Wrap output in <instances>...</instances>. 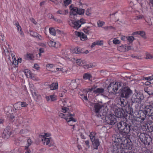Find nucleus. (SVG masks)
Masks as SVG:
<instances>
[{
	"label": "nucleus",
	"mask_w": 153,
	"mask_h": 153,
	"mask_svg": "<svg viewBox=\"0 0 153 153\" xmlns=\"http://www.w3.org/2000/svg\"><path fill=\"white\" fill-rule=\"evenodd\" d=\"M105 23L104 22L99 20L97 22L98 26L99 27H101L104 25Z\"/></svg>",
	"instance_id": "45"
},
{
	"label": "nucleus",
	"mask_w": 153,
	"mask_h": 153,
	"mask_svg": "<svg viewBox=\"0 0 153 153\" xmlns=\"http://www.w3.org/2000/svg\"><path fill=\"white\" fill-rule=\"evenodd\" d=\"M95 42L96 43L97 45H103V42L102 41L98 40Z\"/></svg>",
	"instance_id": "56"
},
{
	"label": "nucleus",
	"mask_w": 153,
	"mask_h": 153,
	"mask_svg": "<svg viewBox=\"0 0 153 153\" xmlns=\"http://www.w3.org/2000/svg\"><path fill=\"white\" fill-rule=\"evenodd\" d=\"M143 98V94L139 92H136L132 95L131 101L133 103H137L140 102Z\"/></svg>",
	"instance_id": "6"
},
{
	"label": "nucleus",
	"mask_w": 153,
	"mask_h": 153,
	"mask_svg": "<svg viewBox=\"0 0 153 153\" xmlns=\"http://www.w3.org/2000/svg\"><path fill=\"white\" fill-rule=\"evenodd\" d=\"M143 79H144L146 80H149L150 81L153 79V76H149V77H145Z\"/></svg>",
	"instance_id": "48"
},
{
	"label": "nucleus",
	"mask_w": 153,
	"mask_h": 153,
	"mask_svg": "<svg viewBox=\"0 0 153 153\" xmlns=\"http://www.w3.org/2000/svg\"><path fill=\"white\" fill-rule=\"evenodd\" d=\"M117 127L120 132L125 134H128L130 130L131 126L123 121L118 123Z\"/></svg>",
	"instance_id": "3"
},
{
	"label": "nucleus",
	"mask_w": 153,
	"mask_h": 153,
	"mask_svg": "<svg viewBox=\"0 0 153 153\" xmlns=\"http://www.w3.org/2000/svg\"><path fill=\"white\" fill-rule=\"evenodd\" d=\"M126 39L130 43H131L134 39V38L132 36H127L126 37Z\"/></svg>",
	"instance_id": "39"
},
{
	"label": "nucleus",
	"mask_w": 153,
	"mask_h": 153,
	"mask_svg": "<svg viewBox=\"0 0 153 153\" xmlns=\"http://www.w3.org/2000/svg\"><path fill=\"white\" fill-rule=\"evenodd\" d=\"M148 88H144V91L145 92L147 93L149 95H151L153 94L152 91H149Z\"/></svg>",
	"instance_id": "47"
},
{
	"label": "nucleus",
	"mask_w": 153,
	"mask_h": 153,
	"mask_svg": "<svg viewBox=\"0 0 153 153\" xmlns=\"http://www.w3.org/2000/svg\"><path fill=\"white\" fill-rule=\"evenodd\" d=\"M27 59L29 60H33L34 57L33 55L30 54H27L26 56Z\"/></svg>",
	"instance_id": "43"
},
{
	"label": "nucleus",
	"mask_w": 153,
	"mask_h": 153,
	"mask_svg": "<svg viewBox=\"0 0 153 153\" xmlns=\"http://www.w3.org/2000/svg\"><path fill=\"white\" fill-rule=\"evenodd\" d=\"M91 77V75L90 74L88 73L85 74L83 76V78L85 79H90Z\"/></svg>",
	"instance_id": "35"
},
{
	"label": "nucleus",
	"mask_w": 153,
	"mask_h": 153,
	"mask_svg": "<svg viewBox=\"0 0 153 153\" xmlns=\"http://www.w3.org/2000/svg\"><path fill=\"white\" fill-rule=\"evenodd\" d=\"M54 20L58 23H60L62 22V21L61 20L58 19H57L54 18Z\"/></svg>",
	"instance_id": "64"
},
{
	"label": "nucleus",
	"mask_w": 153,
	"mask_h": 153,
	"mask_svg": "<svg viewBox=\"0 0 153 153\" xmlns=\"http://www.w3.org/2000/svg\"><path fill=\"white\" fill-rule=\"evenodd\" d=\"M124 109L125 110L126 112L129 114H131L133 113V111L132 108L131 107L130 105L126 106Z\"/></svg>",
	"instance_id": "22"
},
{
	"label": "nucleus",
	"mask_w": 153,
	"mask_h": 153,
	"mask_svg": "<svg viewBox=\"0 0 153 153\" xmlns=\"http://www.w3.org/2000/svg\"><path fill=\"white\" fill-rule=\"evenodd\" d=\"M104 91V89L102 88H97L94 90L93 92L96 94H100L103 93Z\"/></svg>",
	"instance_id": "25"
},
{
	"label": "nucleus",
	"mask_w": 153,
	"mask_h": 153,
	"mask_svg": "<svg viewBox=\"0 0 153 153\" xmlns=\"http://www.w3.org/2000/svg\"><path fill=\"white\" fill-rule=\"evenodd\" d=\"M30 20H31V21L33 22V23L34 24H35V25H36V24H37V22L35 21V19L33 18H31L30 19Z\"/></svg>",
	"instance_id": "63"
},
{
	"label": "nucleus",
	"mask_w": 153,
	"mask_h": 153,
	"mask_svg": "<svg viewBox=\"0 0 153 153\" xmlns=\"http://www.w3.org/2000/svg\"><path fill=\"white\" fill-rule=\"evenodd\" d=\"M146 114L143 111L141 112H139L137 117L141 119V120L143 121L146 118Z\"/></svg>",
	"instance_id": "21"
},
{
	"label": "nucleus",
	"mask_w": 153,
	"mask_h": 153,
	"mask_svg": "<svg viewBox=\"0 0 153 153\" xmlns=\"http://www.w3.org/2000/svg\"><path fill=\"white\" fill-rule=\"evenodd\" d=\"M47 1L46 0L45 1H43L42 2H41L40 4V5L41 6H42L43 5H45L46 4V2H47Z\"/></svg>",
	"instance_id": "61"
},
{
	"label": "nucleus",
	"mask_w": 153,
	"mask_h": 153,
	"mask_svg": "<svg viewBox=\"0 0 153 153\" xmlns=\"http://www.w3.org/2000/svg\"><path fill=\"white\" fill-rule=\"evenodd\" d=\"M76 63L78 65L81 66L82 65L83 63L80 59H78L76 61Z\"/></svg>",
	"instance_id": "50"
},
{
	"label": "nucleus",
	"mask_w": 153,
	"mask_h": 153,
	"mask_svg": "<svg viewBox=\"0 0 153 153\" xmlns=\"http://www.w3.org/2000/svg\"><path fill=\"white\" fill-rule=\"evenodd\" d=\"M56 100V96L55 94L50 95L49 97H48V100L53 101Z\"/></svg>",
	"instance_id": "32"
},
{
	"label": "nucleus",
	"mask_w": 153,
	"mask_h": 153,
	"mask_svg": "<svg viewBox=\"0 0 153 153\" xmlns=\"http://www.w3.org/2000/svg\"><path fill=\"white\" fill-rule=\"evenodd\" d=\"M55 143L53 139L51 137H48V147L53 146Z\"/></svg>",
	"instance_id": "27"
},
{
	"label": "nucleus",
	"mask_w": 153,
	"mask_h": 153,
	"mask_svg": "<svg viewBox=\"0 0 153 153\" xmlns=\"http://www.w3.org/2000/svg\"><path fill=\"white\" fill-rule=\"evenodd\" d=\"M27 145L25 147V149L26 150L25 153H31V151L28 149V147L32 143V142L31 140L29 138L27 140Z\"/></svg>",
	"instance_id": "17"
},
{
	"label": "nucleus",
	"mask_w": 153,
	"mask_h": 153,
	"mask_svg": "<svg viewBox=\"0 0 153 153\" xmlns=\"http://www.w3.org/2000/svg\"><path fill=\"white\" fill-rule=\"evenodd\" d=\"M71 52L73 53H75L79 54L81 53L80 48L76 47L74 48L73 50H72Z\"/></svg>",
	"instance_id": "28"
},
{
	"label": "nucleus",
	"mask_w": 153,
	"mask_h": 153,
	"mask_svg": "<svg viewBox=\"0 0 153 153\" xmlns=\"http://www.w3.org/2000/svg\"><path fill=\"white\" fill-rule=\"evenodd\" d=\"M120 101V105L122 106V108H125L126 106H127V103L126 101L124 100H121Z\"/></svg>",
	"instance_id": "37"
},
{
	"label": "nucleus",
	"mask_w": 153,
	"mask_h": 153,
	"mask_svg": "<svg viewBox=\"0 0 153 153\" xmlns=\"http://www.w3.org/2000/svg\"><path fill=\"white\" fill-rule=\"evenodd\" d=\"M132 91L129 88H125L121 91L120 97L126 98H128L132 94Z\"/></svg>",
	"instance_id": "9"
},
{
	"label": "nucleus",
	"mask_w": 153,
	"mask_h": 153,
	"mask_svg": "<svg viewBox=\"0 0 153 153\" xmlns=\"http://www.w3.org/2000/svg\"><path fill=\"white\" fill-rule=\"evenodd\" d=\"M69 25L74 28L78 29L81 26V25L86 23V20L82 18L76 21L71 20L68 22Z\"/></svg>",
	"instance_id": "4"
},
{
	"label": "nucleus",
	"mask_w": 153,
	"mask_h": 153,
	"mask_svg": "<svg viewBox=\"0 0 153 153\" xmlns=\"http://www.w3.org/2000/svg\"><path fill=\"white\" fill-rule=\"evenodd\" d=\"M56 43L53 41L50 40L48 43V45L51 47L55 48L56 47Z\"/></svg>",
	"instance_id": "36"
},
{
	"label": "nucleus",
	"mask_w": 153,
	"mask_h": 153,
	"mask_svg": "<svg viewBox=\"0 0 153 153\" xmlns=\"http://www.w3.org/2000/svg\"><path fill=\"white\" fill-rule=\"evenodd\" d=\"M71 0H65L64 1L63 5L65 6H67L71 2Z\"/></svg>",
	"instance_id": "42"
},
{
	"label": "nucleus",
	"mask_w": 153,
	"mask_h": 153,
	"mask_svg": "<svg viewBox=\"0 0 153 153\" xmlns=\"http://www.w3.org/2000/svg\"><path fill=\"white\" fill-rule=\"evenodd\" d=\"M4 37V35L2 33H0V39L1 40L2 42H4L5 41L3 38Z\"/></svg>",
	"instance_id": "57"
},
{
	"label": "nucleus",
	"mask_w": 153,
	"mask_h": 153,
	"mask_svg": "<svg viewBox=\"0 0 153 153\" xmlns=\"http://www.w3.org/2000/svg\"><path fill=\"white\" fill-rule=\"evenodd\" d=\"M75 33L76 35L79 37L80 39L82 41L86 40L87 39V36L83 33L75 31Z\"/></svg>",
	"instance_id": "15"
},
{
	"label": "nucleus",
	"mask_w": 153,
	"mask_h": 153,
	"mask_svg": "<svg viewBox=\"0 0 153 153\" xmlns=\"http://www.w3.org/2000/svg\"><path fill=\"white\" fill-rule=\"evenodd\" d=\"M93 148L96 149H98V147L100 145V142L98 138H96L91 140Z\"/></svg>",
	"instance_id": "18"
},
{
	"label": "nucleus",
	"mask_w": 153,
	"mask_h": 153,
	"mask_svg": "<svg viewBox=\"0 0 153 153\" xmlns=\"http://www.w3.org/2000/svg\"><path fill=\"white\" fill-rule=\"evenodd\" d=\"M85 66V68H92L94 67V66L93 65L92 63H90L87 64Z\"/></svg>",
	"instance_id": "53"
},
{
	"label": "nucleus",
	"mask_w": 153,
	"mask_h": 153,
	"mask_svg": "<svg viewBox=\"0 0 153 153\" xmlns=\"http://www.w3.org/2000/svg\"><path fill=\"white\" fill-rule=\"evenodd\" d=\"M31 91L33 96L35 97L37 96L36 92V91H33L32 90H31Z\"/></svg>",
	"instance_id": "60"
},
{
	"label": "nucleus",
	"mask_w": 153,
	"mask_h": 153,
	"mask_svg": "<svg viewBox=\"0 0 153 153\" xmlns=\"http://www.w3.org/2000/svg\"><path fill=\"white\" fill-rule=\"evenodd\" d=\"M85 12V10L84 9H78V11L77 12V13L79 15H82Z\"/></svg>",
	"instance_id": "44"
},
{
	"label": "nucleus",
	"mask_w": 153,
	"mask_h": 153,
	"mask_svg": "<svg viewBox=\"0 0 153 153\" xmlns=\"http://www.w3.org/2000/svg\"><path fill=\"white\" fill-rule=\"evenodd\" d=\"M144 126L148 131L150 132L153 131V124L152 123L146 124Z\"/></svg>",
	"instance_id": "19"
},
{
	"label": "nucleus",
	"mask_w": 153,
	"mask_h": 153,
	"mask_svg": "<svg viewBox=\"0 0 153 153\" xmlns=\"http://www.w3.org/2000/svg\"><path fill=\"white\" fill-rule=\"evenodd\" d=\"M70 9L71 10L70 13L71 14L75 15L77 13L78 9L76 7H73L71 5L70 6Z\"/></svg>",
	"instance_id": "20"
},
{
	"label": "nucleus",
	"mask_w": 153,
	"mask_h": 153,
	"mask_svg": "<svg viewBox=\"0 0 153 153\" xmlns=\"http://www.w3.org/2000/svg\"><path fill=\"white\" fill-rule=\"evenodd\" d=\"M34 68L37 70H39L40 69V67L39 66L38 64H35L34 65Z\"/></svg>",
	"instance_id": "58"
},
{
	"label": "nucleus",
	"mask_w": 153,
	"mask_h": 153,
	"mask_svg": "<svg viewBox=\"0 0 153 153\" xmlns=\"http://www.w3.org/2000/svg\"><path fill=\"white\" fill-rule=\"evenodd\" d=\"M59 116L61 118H64L68 122L70 123L71 120L75 121V120L72 117L73 115L68 112L67 113L65 114L60 113L59 114Z\"/></svg>",
	"instance_id": "10"
},
{
	"label": "nucleus",
	"mask_w": 153,
	"mask_h": 153,
	"mask_svg": "<svg viewBox=\"0 0 153 153\" xmlns=\"http://www.w3.org/2000/svg\"><path fill=\"white\" fill-rule=\"evenodd\" d=\"M96 133L94 132H91L89 135L91 140H94L96 138Z\"/></svg>",
	"instance_id": "34"
},
{
	"label": "nucleus",
	"mask_w": 153,
	"mask_h": 153,
	"mask_svg": "<svg viewBox=\"0 0 153 153\" xmlns=\"http://www.w3.org/2000/svg\"><path fill=\"white\" fill-rule=\"evenodd\" d=\"M94 112L98 117L105 116L107 114V109L99 103L95 104L94 106Z\"/></svg>",
	"instance_id": "2"
},
{
	"label": "nucleus",
	"mask_w": 153,
	"mask_h": 153,
	"mask_svg": "<svg viewBox=\"0 0 153 153\" xmlns=\"http://www.w3.org/2000/svg\"><path fill=\"white\" fill-rule=\"evenodd\" d=\"M68 110V109L65 107H62V112L67 113L68 112H67V111Z\"/></svg>",
	"instance_id": "51"
},
{
	"label": "nucleus",
	"mask_w": 153,
	"mask_h": 153,
	"mask_svg": "<svg viewBox=\"0 0 153 153\" xmlns=\"http://www.w3.org/2000/svg\"><path fill=\"white\" fill-rule=\"evenodd\" d=\"M144 111L148 116H153V105L146 106L144 108Z\"/></svg>",
	"instance_id": "11"
},
{
	"label": "nucleus",
	"mask_w": 153,
	"mask_h": 153,
	"mask_svg": "<svg viewBox=\"0 0 153 153\" xmlns=\"http://www.w3.org/2000/svg\"><path fill=\"white\" fill-rule=\"evenodd\" d=\"M90 30V27H88L86 28H85L83 29V31L86 34H89L90 33H91Z\"/></svg>",
	"instance_id": "38"
},
{
	"label": "nucleus",
	"mask_w": 153,
	"mask_h": 153,
	"mask_svg": "<svg viewBox=\"0 0 153 153\" xmlns=\"http://www.w3.org/2000/svg\"><path fill=\"white\" fill-rule=\"evenodd\" d=\"M113 43L115 44H119L120 43V41L118 39H114L113 41Z\"/></svg>",
	"instance_id": "55"
},
{
	"label": "nucleus",
	"mask_w": 153,
	"mask_h": 153,
	"mask_svg": "<svg viewBox=\"0 0 153 153\" xmlns=\"http://www.w3.org/2000/svg\"><path fill=\"white\" fill-rule=\"evenodd\" d=\"M79 80L80 79H79L71 80L70 85L72 88H76L77 87L78 84L79 83Z\"/></svg>",
	"instance_id": "16"
},
{
	"label": "nucleus",
	"mask_w": 153,
	"mask_h": 153,
	"mask_svg": "<svg viewBox=\"0 0 153 153\" xmlns=\"http://www.w3.org/2000/svg\"><path fill=\"white\" fill-rule=\"evenodd\" d=\"M32 36L36 37V38H38L39 39H42V37L41 36L38 34H37V35H32Z\"/></svg>",
	"instance_id": "59"
},
{
	"label": "nucleus",
	"mask_w": 153,
	"mask_h": 153,
	"mask_svg": "<svg viewBox=\"0 0 153 153\" xmlns=\"http://www.w3.org/2000/svg\"><path fill=\"white\" fill-rule=\"evenodd\" d=\"M13 107L15 110H20L22 108L21 106L20 102H18L15 103L13 105Z\"/></svg>",
	"instance_id": "31"
},
{
	"label": "nucleus",
	"mask_w": 153,
	"mask_h": 153,
	"mask_svg": "<svg viewBox=\"0 0 153 153\" xmlns=\"http://www.w3.org/2000/svg\"><path fill=\"white\" fill-rule=\"evenodd\" d=\"M117 49L119 51L121 52H125L126 51V46L122 45L118 47Z\"/></svg>",
	"instance_id": "30"
},
{
	"label": "nucleus",
	"mask_w": 153,
	"mask_h": 153,
	"mask_svg": "<svg viewBox=\"0 0 153 153\" xmlns=\"http://www.w3.org/2000/svg\"><path fill=\"white\" fill-rule=\"evenodd\" d=\"M50 88L51 90L57 89L58 88V84L57 83H53L50 85Z\"/></svg>",
	"instance_id": "24"
},
{
	"label": "nucleus",
	"mask_w": 153,
	"mask_h": 153,
	"mask_svg": "<svg viewBox=\"0 0 153 153\" xmlns=\"http://www.w3.org/2000/svg\"><path fill=\"white\" fill-rule=\"evenodd\" d=\"M81 97V98L83 100H88L87 97L86 96L84 95L83 94L80 95Z\"/></svg>",
	"instance_id": "52"
},
{
	"label": "nucleus",
	"mask_w": 153,
	"mask_h": 153,
	"mask_svg": "<svg viewBox=\"0 0 153 153\" xmlns=\"http://www.w3.org/2000/svg\"><path fill=\"white\" fill-rule=\"evenodd\" d=\"M13 23L14 25H15L16 26V27H17V26H18L19 25V22L16 21H14L13 22Z\"/></svg>",
	"instance_id": "62"
},
{
	"label": "nucleus",
	"mask_w": 153,
	"mask_h": 153,
	"mask_svg": "<svg viewBox=\"0 0 153 153\" xmlns=\"http://www.w3.org/2000/svg\"><path fill=\"white\" fill-rule=\"evenodd\" d=\"M49 33L50 34L53 36H55L56 34V32L55 29L52 27H51L49 29Z\"/></svg>",
	"instance_id": "33"
},
{
	"label": "nucleus",
	"mask_w": 153,
	"mask_h": 153,
	"mask_svg": "<svg viewBox=\"0 0 153 153\" xmlns=\"http://www.w3.org/2000/svg\"><path fill=\"white\" fill-rule=\"evenodd\" d=\"M68 13L67 10H60L57 11V13L61 15H66Z\"/></svg>",
	"instance_id": "26"
},
{
	"label": "nucleus",
	"mask_w": 153,
	"mask_h": 153,
	"mask_svg": "<svg viewBox=\"0 0 153 153\" xmlns=\"http://www.w3.org/2000/svg\"><path fill=\"white\" fill-rule=\"evenodd\" d=\"M121 86V85L120 82H113L109 84L108 89L109 92L113 93L120 88Z\"/></svg>",
	"instance_id": "5"
},
{
	"label": "nucleus",
	"mask_w": 153,
	"mask_h": 153,
	"mask_svg": "<svg viewBox=\"0 0 153 153\" xmlns=\"http://www.w3.org/2000/svg\"><path fill=\"white\" fill-rule=\"evenodd\" d=\"M103 28L105 30H108L109 29H114V28L112 26L104 27Z\"/></svg>",
	"instance_id": "46"
},
{
	"label": "nucleus",
	"mask_w": 153,
	"mask_h": 153,
	"mask_svg": "<svg viewBox=\"0 0 153 153\" xmlns=\"http://www.w3.org/2000/svg\"><path fill=\"white\" fill-rule=\"evenodd\" d=\"M11 134V131L9 126L7 127L4 130L2 134V137L5 139L8 138Z\"/></svg>",
	"instance_id": "13"
},
{
	"label": "nucleus",
	"mask_w": 153,
	"mask_h": 153,
	"mask_svg": "<svg viewBox=\"0 0 153 153\" xmlns=\"http://www.w3.org/2000/svg\"><path fill=\"white\" fill-rule=\"evenodd\" d=\"M8 120L12 122H13L15 119V116L13 114H10V116L8 117Z\"/></svg>",
	"instance_id": "40"
},
{
	"label": "nucleus",
	"mask_w": 153,
	"mask_h": 153,
	"mask_svg": "<svg viewBox=\"0 0 153 153\" xmlns=\"http://www.w3.org/2000/svg\"><path fill=\"white\" fill-rule=\"evenodd\" d=\"M138 34L140 35L142 37H144L145 35V33L143 31H138Z\"/></svg>",
	"instance_id": "54"
},
{
	"label": "nucleus",
	"mask_w": 153,
	"mask_h": 153,
	"mask_svg": "<svg viewBox=\"0 0 153 153\" xmlns=\"http://www.w3.org/2000/svg\"><path fill=\"white\" fill-rule=\"evenodd\" d=\"M54 65L53 64H48V71L52 72L56 71L54 68Z\"/></svg>",
	"instance_id": "29"
},
{
	"label": "nucleus",
	"mask_w": 153,
	"mask_h": 153,
	"mask_svg": "<svg viewBox=\"0 0 153 153\" xmlns=\"http://www.w3.org/2000/svg\"><path fill=\"white\" fill-rule=\"evenodd\" d=\"M139 138L141 141L145 144H149L152 140L149 135L144 133H140L139 135Z\"/></svg>",
	"instance_id": "8"
},
{
	"label": "nucleus",
	"mask_w": 153,
	"mask_h": 153,
	"mask_svg": "<svg viewBox=\"0 0 153 153\" xmlns=\"http://www.w3.org/2000/svg\"><path fill=\"white\" fill-rule=\"evenodd\" d=\"M124 111L123 109L118 108L115 109V115L116 117H121L123 116L124 114L123 112Z\"/></svg>",
	"instance_id": "14"
},
{
	"label": "nucleus",
	"mask_w": 153,
	"mask_h": 153,
	"mask_svg": "<svg viewBox=\"0 0 153 153\" xmlns=\"http://www.w3.org/2000/svg\"><path fill=\"white\" fill-rule=\"evenodd\" d=\"M125 134L120 133L114 136V142L113 144L112 150L115 153H125V149H132L131 143L127 139Z\"/></svg>",
	"instance_id": "1"
},
{
	"label": "nucleus",
	"mask_w": 153,
	"mask_h": 153,
	"mask_svg": "<svg viewBox=\"0 0 153 153\" xmlns=\"http://www.w3.org/2000/svg\"><path fill=\"white\" fill-rule=\"evenodd\" d=\"M47 133H42L39 135V140L42 141L44 145H48V138Z\"/></svg>",
	"instance_id": "12"
},
{
	"label": "nucleus",
	"mask_w": 153,
	"mask_h": 153,
	"mask_svg": "<svg viewBox=\"0 0 153 153\" xmlns=\"http://www.w3.org/2000/svg\"><path fill=\"white\" fill-rule=\"evenodd\" d=\"M24 72L27 77H31L33 79H34V77H32L30 71L29 70L26 69L24 71Z\"/></svg>",
	"instance_id": "23"
},
{
	"label": "nucleus",
	"mask_w": 153,
	"mask_h": 153,
	"mask_svg": "<svg viewBox=\"0 0 153 153\" xmlns=\"http://www.w3.org/2000/svg\"><path fill=\"white\" fill-rule=\"evenodd\" d=\"M20 105L21 107H26L28 105V104H27L26 102H21Z\"/></svg>",
	"instance_id": "49"
},
{
	"label": "nucleus",
	"mask_w": 153,
	"mask_h": 153,
	"mask_svg": "<svg viewBox=\"0 0 153 153\" xmlns=\"http://www.w3.org/2000/svg\"><path fill=\"white\" fill-rule=\"evenodd\" d=\"M105 122L108 124L114 125L117 122V117L114 114H111L105 117Z\"/></svg>",
	"instance_id": "7"
},
{
	"label": "nucleus",
	"mask_w": 153,
	"mask_h": 153,
	"mask_svg": "<svg viewBox=\"0 0 153 153\" xmlns=\"http://www.w3.org/2000/svg\"><path fill=\"white\" fill-rule=\"evenodd\" d=\"M146 59H153V55L149 53H146Z\"/></svg>",
	"instance_id": "41"
}]
</instances>
